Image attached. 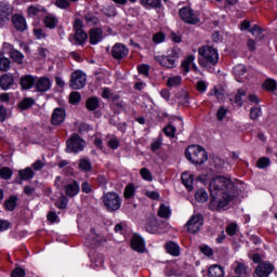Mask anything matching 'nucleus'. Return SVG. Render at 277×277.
<instances>
[{
    "mask_svg": "<svg viewBox=\"0 0 277 277\" xmlns=\"http://www.w3.org/2000/svg\"><path fill=\"white\" fill-rule=\"evenodd\" d=\"M209 192L211 196L210 209L220 211V209L228 207L233 198H235V184L230 179L217 175L210 180Z\"/></svg>",
    "mask_w": 277,
    "mask_h": 277,
    "instance_id": "obj_1",
    "label": "nucleus"
},
{
    "mask_svg": "<svg viewBox=\"0 0 277 277\" xmlns=\"http://www.w3.org/2000/svg\"><path fill=\"white\" fill-rule=\"evenodd\" d=\"M198 53L199 57V65L203 68H209V66H215L217 62H220V55L217 54V50L213 49L212 47H202L199 48Z\"/></svg>",
    "mask_w": 277,
    "mask_h": 277,
    "instance_id": "obj_2",
    "label": "nucleus"
},
{
    "mask_svg": "<svg viewBox=\"0 0 277 277\" xmlns=\"http://www.w3.org/2000/svg\"><path fill=\"white\" fill-rule=\"evenodd\" d=\"M186 159L190 161L192 163H195L197 166H202L207 159H209V156L207 155V150L205 147L200 145H190L185 150Z\"/></svg>",
    "mask_w": 277,
    "mask_h": 277,
    "instance_id": "obj_3",
    "label": "nucleus"
},
{
    "mask_svg": "<svg viewBox=\"0 0 277 277\" xmlns=\"http://www.w3.org/2000/svg\"><path fill=\"white\" fill-rule=\"evenodd\" d=\"M85 148V142L79 134H74L70 138L67 140V153H79Z\"/></svg>",
    "mask_w": 277,
    "mask_h": 277,
    "instance_id": "obj_4",
    "label": "nucleus"
},
{
    "mask_svg": "<svg viewBox=\"0 0 277 277\" xmlns=\"http://www.w3.org/2000/svg\"><path fill=\"white\" fill-rule=\"evenodd\" d=\"M103 202L107 209V211H118L120 209V196L116 193H107L103 197Z\"/></svg>",
    "mask_w": 277,
    "mask_h": 277,
    "instance_id": "obj_5",
    "label": "nucleus"
},
{
    "mask_svg": "<svg viewBox=\"0 0 277 277\" xmlns=\"http://www.w3.org/2000/svg\"><path fill=\"white\" fill-rule=\"evenodd\" d=\"M70 88L72 90H81L85 87V74L81 70H76L71 74Z\"/></svg>",
    "mask_w": 277,
    "mask_h": 277,
    "instance_id": "obj_6",
    "label": "nucleus"
},
{
    "mask_svg": "<svg viewBox=\"0 0 277 277\" xmlns=\"http://www.w3.org/2000/svg\"><path fill=\"white\" fill-rule=\"evenodd\" d=\"M202 224H205L202 215L197 214L192 216V219L186 224L188 233H190L192 235H196V233L200 230Z\"/></svg>",
    "mask_w": 277,
    "mask_h": 277,
    "instance_id": "obj_7",
    "label": "nucleus"
},
{
    "mask_svg": "<svg viewBox=\"0 0 277 277\" xmlns=\"http://www.w3.org/2000/svg\"><path fill=\"white\" fill-rule=\"evenodd\" d=\"M180 16L184 23H188L189 25H196L200 19L194 16V11L189 8H183L180 10Z\"/></svg>",
    "mask_w": 277,
    "mask_h": 277,
    "instance_id": "obj_8",
    "label": "nucleus"
},
{
    "mask_svg": "<svg viewBox=\"0 0 277 277\" xmlns=\"http://www.w3.org/2000/svg\"><path fill=\"white\" fill-rule=\"evenodd\" d=\"M130 246L135 252H146V245L144 243V238H142V236L137 234H134L132 236Z\"/></svg>",
    "mask_w": 277,
    "mask_h": 277,
    "instance_id": "obj_9",
    "label": "nucleus"
},
{
    "mask_svg": "<svg viewBox=\"0 0 277 277\" xmlns=\"http://www.w3.org/2000/svg\"><path fill=\"white\" fill-rule=\"evenodd\" d=\"M274 272V266L268 262H262L255 267L258 277H268Z\"/></svg>",
    "mask_w": 277,
    "mask_h": 277,
    "instance_id": "obj_10",
    "label": "nucleus"
},
{
    "mask_svg": "<svg viewBox=\"0 0 277 277\" xmlns=\"http://www.w3.org/2000/svg\"><path fill=\"white\" fill-rule=\"evenodd\" d=\"M64 120H66V110L64 108H55L51 118L52 124L60 127Z\"/></svg>",
    "mask_w": 277,
    "mask_h": 277,
    "instance_id": "obj_11",
    "label": "nucleus"
},
{
    "mask_svg": "<svg viewBox=\"0 0 277 277\" xmlns=\"http://www.w3.org/2000/svg\"><path fill=\"white\" fill-rule=\"evenodd\" d=\"M129 54V50L124 47L122 43H116L113 47L111 55L115 57V60H124L127 55Z\"/></svg>",
    "mask_w": 277,
    "mask_h": 277,
    "instance_id": "obj_12",
    "label": "nucleus"
},
{
    "mask_svg": "<svg viewBox=\"0 0 277 277\" xmlns=\"http://www.w3.org/2000/svg\"><path fill=\"white\" fill-rule=\"evenodd\" d=\"M4 49H8L10 57L13 60V62H15L16 64H23V53L14 50V48L9 43H4Z\"/></svg>",
    "mask_w": 277,
    "mask_h": 277,
    "instance_id": "obj_13",
    "label": "nucleus"
},
{
    "mask_svg": "<svg viewBox=\"0 0 277 277\" xmlns=\"http://www.w3.org/2000/svg\"><path fill=\"white\" fill-rule=\"evenodd\" d=\"M14 85V76L12 74H4L0 77V88L3 90H10V87Z\"/></svg>",
    "mask_w": 277,
    "mask_h": 277,
    "instance_id": "obj_14",
    "label": "nucleus"
},
{
    "mask_svg": "<svg viewBox=\"0 0 277 277\" xmlns=\"http://www.w3.org/2000/svg\"><path fill=\"white\" fill-rule=\"evenodd\" d=\"M36 89L38 92H49V90H51V80L47 77L40 78L36 82Z\"/></svg>",
    "mask_w": 277,
    "mask_h": 277,
    "instance_id": "obj_15",
    "label": "nucleus"
},
{
    "mask_svg": "<svg viewBox=\"0 0 277 277\" xmlns=\"http://www.w3.org/2000/svg\"><path fill=\"white\" fill-rule=\"evenodd\" d=\"M12 21L17 31H25V29H27V22L25 21V17H23V15H14L12 17Z\"/></svg>",
    "mask_w": 277,
    "mask_h": 277,
    "instance_id": "obj_16",
    "label": "nucleus"
},
{
    "mask_svg": "<svg viewBox=\"0 0 277 277\" xmlns=\"http://www.w3.org/2000/svg\"><path fill=\"white\" fill-rule=\"evenodd\" d=\"M103 40V30L101 28H93L90 31L91 44H98Z\"/></svg>",
    "mask_w": 277,
    "mask_h": 277,
    "instance_id": "obj_17",
    "label": "nucleus"
},
{
    "mask_svg": "<svg viewBox=\"0 0 277 277\" xmlns=\"http://www.w3.org/2000/svg\"><path fill=\"white\" fill-rule=\"evenodd\" d=\"M65 194L66 196H69V198L77 196V194H79V183H77V181H74L72 183L65 186Z\"/></svg>",
    "mask_w": 277,
    "mask_h": 277,
    "instance_id": "obj_18",
    "label": "nucleus"
},
{
    "mask_svg": "<svg viewBox=\"0 0 277 277\" xmlns=\"http://www.w3.org/2000/svg\"><path fill=\"white\" fill-rule=\"evenodd\" d=\"M88 240L89 243H91V246H103V241H105L101 236H98L96 234V232H94V229H91L89 236H88Z\"/></svg>",
    "mask_w": 277,
    "mask_h": 277,
    "instance_id": "obj_19",
    "label": "nucleus"
},
{
    "mask_svg": "<svg viewBox=\"0 0 277 277\" xmlns=\"http://www.w3.org/2000/svg\"><path fill=\"white\" fill-rule=\"evenodd\" d=\"M209 277H224V268L222 266L214 264L208 271Z\"/></svg>",
    "mask_w": 277,
    "mask_h": 277,
    "instance_id": "obj_20",
    "label": "nucleus"
},
{
    "mask_svg": "<svg viewBox=\"0 0 277 277\" xmlns=\"http://www.w3.org/2000/svg\"><path fill=\"white\" fill-rule=\"evenodd\" d=\"M167 252L172 256H179L181 254V248L174 241L167 242Z\"/></svg>",
    "mask_w": 277,
    "mask_h": 277,
    "instance_id": "obj_21",
    "label": "nucleus"
},
{
    "mask_svg": "<svg viewBox=\"0 0 277 277\" xmlns=\"http://www.w3.org/2000/svg\"><path fill=\"white\" fill-rule=\"evenodd\" d=\"M19 177L21 181L18 182V184L23 185V181H29V179H34V170H31V168L19 170Z\"/></svg>",
    "mask_w": 277,
    "mask_h": 277,
    "instance_id": "obj_22",
    "label": "nucleus"
},
{
    "mask_svg": "<svg viewBox=\"0 0 277 277\" xmlns=\"http://www.w3.org/2000/svg\"><path fill=\"white\" fill-rule=\"evenodd\" d=\"M35 79L31 76H24L21 78L19 84L23 88V90H29V88L34 87Z\"/></svg>",
    "mask_w": 277,
    "mask_h": 277,
    "instance_id": "obj_23",
    "label": "nucleus"
},
{
    "mask_svg": "<svg viewBox=\"0 0 277 277\" xmlns=\"http://www.w3.org/2000/svg\"><path fill=\"white\" fill-rule=\"evenodd\" d=\"M182 183L183 185H185L188 192H192V185H194V175L188 173H182Z\"/></svg>",
    "mask_w": 277,
    "mask_h": 277,
    "instance_id": "obj_24",
    "label": "nucleus"
},
{
    "mask_svg": "<svg viewBox=\"0 0 277 277\" xmlns=\"http://www.w3.org/2000/svg\"><path fill=\"white\" fill-rule=\"evenodd\" d=\"M78 167L82 172L92 171V162L88 158H81L78 162Z\"/></svg>",
    "mask_w": 277,
    "mask_h": 277,
    "instance_id": "obj_25",
    "label": "nucleus"
},
{
    "mask_svg": "<svg viewBox=\"0 0 277 277\" xmlns=\"http://www.w3.org/2000/svg\"><path fill=\"white\" fill-rule=\"evenodd\" d=\"M250 34H252V36H254L256 42H261V40H263V38H265V35H263V28H261L258 25H254L250 29Z\"/></svg>",
    "mask_w": 277,
    "mask_h": 277,
    "instance_id": "obj_26",
    "label": "nucleus"
},
{
    "mask_svg": "<svg viewBox=\"0 0 277 277\" xmlns=\"http://www.w3.org/2000/svg\"><path fill=\"white\" fill-rule=\"evenodd\" d=\"M12 9H10V5L5 3H0V16H2V18H5L6 21H10Z\"/></svg>",
    "mask_w": 277,
    "mask_h": 277,
    "instance_id": "obj_27",
    "label": "nucleus"
},
{
    "mask_svg": "<svg viewBox=\"0 0 277 277\" xmlns=\"http://www.w3.org/2000/svg\"><path fill=\"white\" fill-rule=\"evenodd\" d=\"M74 40L78 44H83V42L88 40V34H85V31L83 30H76V32L74 34Z\"/></svg>",
    "mask_w": 277,
    "mask_h": 277,
    "instance_id": "obj_28",
    "label": "nucleus"
},
{
    "mask_svg": "<svg viewBox=\"0 0 277 277\" xmlns=\"http://www.w3.org/2000/svg\"><path fill=\"white\" fill-rule=\"evenodd\" d=\"M195 199L197 202H207L209 200V194L203 188H200L196 192Z\"/></svg>",
    "mask_w": 277,
    "mask_h": 277,
    "instance_id": "obj_29",
    "label": "nucleus"
},
{
    "mask_svg": "<svg viewBox=\"0 0 277 277\" xmlns=\"http://www.w3.org/2000/svg\"><path fill=\"white\" fill-rule=\"evenodd\" d=\"M87 109H89V111H94L95 109H98L100 107V102L97 97H90L87 100Z\"/></svg>",
    "mask_w": 277,
    "mask_h": 277,
    "instance_id": "obj_30",
    "label": "nucleus"
},
{
    "mask_svg": "<svg viewBox=\"0 0 277 277\" xmlns=\"http://www.w3.org/2000/svg\"><path fill=\"white\" fill-rule=\"evenodd\" d=\"M16 202H18V197L16 196H11L5 202L4 207L6 211H14L16 209Z\"/></svg>",
    "mask_w": 277,
    "mask_h": 277,
    "instance_id": "obj_31",
    "label": "nucleus"
},
{
    "mask_svg": "<svg viewBox=\"0 0 277 277\" xmlns=\"http://www.w3.org/2000/svg\"><path fill=\"white\" fill-rule=\"evenodd\" d=\"M158 62L161 66H164V68H174V60L168 56L158 58Z\"/></svg>",
    "mask_w": 277,
    "mask_h": 277,
    "instance_id": "obj_32",
    "label": "nucleus"
},
{
    "mask_svg": "<svg viewBox=\"0 0 277 277\" xmlns=\"http://www.w3.org/2000/svg\"><path fill=\"white\" fill-rule=\"evenodd\" d=\"M263 87L265 88V90H267L268 92H275L276 88H277V83L276 80L268 78L265 80Z\"/></svg>",
    "mask_w": 277,
    "mask_h": 277,
    "instance_id": "obj_33",
    "label": "nucleus"
},
{
    "mask_svg": "<svg viewBox=\"0 0 277 277\" xmlns=\"http://www.w3.org/2000/svg\"><path fill=\"white\" fill-rule=\"evenodd\" d=\"M36 101L31 97H25L22 102H19L18 107L19 109H29L31 105H34Z\"/></svg>",
    "mask_w": 277,
    "mask_h": 277,
    "instance_id": "obj_34",
    "label": "nucleus"
},
{
    "mask_svg": "<svg viewBox=\"0 0 277 277\" xmlns=\"http://www.w3.org/2000/svg\"><path fill=\"white\" fill-rule=\"evenodd\" d=\"M10 58L0 57V70L2 72H8V70H10Z\"/></svg>",
    "mask_w": 277,
    "mask_h": 277,
    "instance_id": "obj_35",
    "label": "nucleus"
},
{
    "mask_svg": "<svg viewBox=\"0 0 277 277\" xmlns=\"http://www.w3.org/2000/svg\"><path fill=\"white\" fill-rule=\"evenodd\" d=\"M242 96H246V90L239 89L235 95V103L238 107L243 106V101H241Z\"/></svg>",
    "mask_w": 277,
    "mask_h": 277,
    "instance_id": "obj_36",
    "label": "nucleus"
},
{
    "mask_svg": "<svg viewBox=\"0 0 277 277\" xmlns=\"http://www.w3.org/2000/svg\"><path fill=\"white\" fill-rule=\"evenodd\" d=\"M261 116V107H251L249 118L251 120H259Z\"/></svg>",
    "mask_w": 277,
    "mask_h": 277,
    "instance_id": "obj_37",
    "label": "nucleus"
},
{
    "mask_svg": "<svg viewBox=\"0 0 277 277\" xmlns=\"http://www.w3.org/2000/svg\"><path fill=\"white\" fill-rule=\"evenodd\" d=\"M213 92L220 103H224V101H226V92L224 89H214Z\"/></svg>",
    "mask_w": 277,
    "mask_h": 277,
    "instance_id": "obj_38",
    "label": "nucleus"
},
{
    "mask_svg": "<svg viewBox=\"0 0 277 277\" xmlns=\"http://www.w3.org/2000/svg\"><path fill=\"white\" fill-rule=\"evenodd\" d=\"M159 217H170V208L166 205H160V208L158 210Z\"/></svg>",
    "mask_w": 277,
    "mask_h": 277,
    "instance_id": "obj_39",
    "label": "nucleus"
},
{
    "mask_svg": "<svg viewBox=\"0 0 277 277\" xmlns=\"http://www.w3.org/2000/svg\"><path fill=\"white\" fill-rule=\"evenodd\" d=\"M81 101V94L77 91H74L69 95V103L71 105H77Z\"/></svg>",
    "mask_w": 277,
    "mask_h": 277,
    "instance_id": "obj_40",
    "label": "nucleus"
},
{
    "mask_svg": "<svg viewBox=\"0 0 277 277\" xmlns=\"http://www.w3.org/2000/svg\"><path fill=\"white\" fill-rule=\"evenodd\" d=\"M133 196H135V186L133 184H129L124 190V198L129 200V198H133Z\"/></svg>",
    "mask_w": 277,
    "mask_h": 277,
    "instance_id": "obj_41",
    "label": "nucleus"
},
{
    "mask_svg": "<svg viewBox=\"0 0 277 277\" xmlns=\"http://www.w3.org/2000/svg\"><path fill=\"white\" fill-rule=\"evenodd\" d=\"M181 83V76H174L167 80L169 88H176Z\"/></svg>",
    "mask_w": 277,
    "mask_h": 277,
    "instance_id": "obj_42",
    "label": "nucleus"
},
{
    "mask_svg": "<svg viewBox=\"0 0 277 277\" xmlns=\"http://www.w3.org/2000/svg\"><path fill=\"white\" fill-rule=\"evenodd\" d=\"M142 5H150V8H161V0H141Z\"/></svg>",
    "mask_w": 277,
    "mask_h": 277,
    "instance_id": "obj_43",
    "label": "nucleus"
},
{
    "mask_svg": "<svg viewBox=\"0 0 277 277\" xmlns=\"http://www.w3.org/2000/svg\"><path fill=\"white\" fill-rule=\"evenodd\" d=\"M163 133L164 135H167V137H174V134L176 133V128L170 123L163 129Z\"/></svg>",
    "mask_w": 277,
    "mask_h": 277,
    "instance_id": "obj_44",
    "label": "nucleus"
},
{
    "mask_svg": "<svg viewBox=\"0 0 277 277\" xmlns=\"http://www.w3.org/2000/svg\"><path fill=\"white\" fill-rule=\"evenodd\" d=\"M0 176L1 179H4V181L12 179V170H10L8 167L2 168L0 170Z\"/></svg>",
    "mask_w": 277,
    "mask_h": 277,
    "instance_id": "obj_45",
    "label": "nucleus"
},
{
    "mask_svg": "<svg viewBox=\"0 0 277 277\" xmlns=\"http://www.w3.org/2000/svg\"><path fill=\"white\" fill-rule=\"evenodd\" d=\"M55 206L58 209H66V207H68V198H66V196H62L56 202Z\"/></svg>",
    "mask_w": 277,
    "mask_h": 277,
    "instance_id": "obj_46",
    "label": "nucleus"
},
{
    "mask_svg": "<svg viewBox=\"0 0 277 277\" xmlns=\"http://www.w3.org/2000/svg\"><path fill=\"white\" fill-rule=\"evenodd\" d=\"M145 229L147 233H151V234L157 233V223H155V221L147 222L145 225Z\"/></svg>",
    "mask_w": 277,
    "mask_h": 277,
    "instance_id": "obj_47",
    "label": "nucleus"
},
{
    "mask_svg": "<svg viewBox=\"0 0 277 277\" xmlns=\"http://www.w3.org/2000/svg\"><path fill=\"white\" fill-rule=\"evenodd\" d=\"M194 62V55H189L183 63L182 68L184 72H189V65Z\"/></svg>",
    "mask_w": 277,
    "mask_h": 277,
    "instance_id": "obj_48",
    "label": "nucleus"
},
{
    "mask_svg": "<svg viewBox=\"0 0 277 277\" xmlns=\"http://www.w3.org/2000/svg\"><path fill=\"white\" fill-rule=\"evenodd\" d=\"M45 27H49L50 29H54L57 25V19L55 17L48 16L44 21Z\"/></svg>",
    "mask_w": 277,
    "mask_h": 277,
    "instance_id": "obj_49",
    "label": "nucleus"
},
{
    "mask_svg": "<svg viewBox=\"0 0 277 277\" xmlns=\"http://www.w3.org/2000/svg\"><path fill=\"white\" fill-rule=\"evenodd\" d=\"M246 65H236L234 67V75H237L238 77H241V75H246Z\"/></svg>",
    "mask_w": 277,
    "mask_h": 277,
    "instance_id": "obj_50",
    "label": "nucleus"
},
{
    "mask_svg": "<svg viewBox=\"0 0 277 277\" xmlns=\"http://www.w3.org/2000/svg\"><path fill=\"white\" fill-rule=\"evenodd\" d=\"M163 40H166V35L161 31L153 36V42H155V44H159L163 42Z\"/></svg>",
    "mask_w": 277,
    "mask_h": 277,
    "instance_id": "obj_51",
    "label": "nucleus"
},
{
    "mask_svg": "<svg viewBox=\"0 0 277 277\" xmlns=\"http://www.w3.org/2000/svg\"><path fill=\"white\" fill-rule=\"evenodd\" d=\"M141 176L142 179H144L145 181H153V174L150 173V171L146 168L141 169Z\"/></svg>",
    "mask_w": 277,
    "mask_h": 277,
    "instance_id": "obj_52",
    "label": "nucleus"
},
{
    "mask_svg": "<svg viewBox=\"0 0 277 277\" xmlns=\"http://www.w3.org/2000/svg\"><path fill=\"white\" fill-rule=\"evenodd\" d=\"M235 272L236 274H239V276H243L245 274H247L248 268H246V265L243 263H237Z\"/></svg>",
    "mask_w": 277,
    "mask_h": 277,
    "instance_id": "obj_53",
    "label": "nucleus"
},
{
    "mask_svg": "<svg viewBox=\"0 0 277 277\" xmlns=\"http://www.w3.org/2000/svg\"><path fill=\"white\" fill-rule=\"evenodd\" d=\"M226 233L230 237H233L237 233V224L232 223L226 227Z\"/></svg>",
    "mask_w": 277,
    "mask_h": 277,
    "instance_id": "obj_54",
    "label": "nucleus"
},
{
    "mask_svg": "<svg viewBox=\"0 0 277 277\" xmlns=\"http://www.w3.org/2000/svg\"><path fill=\"white\" fill-rule=\"evenodd\" d=\"M12 277H25V269H23L22 267H17L15 269H13V272L11 273Z\"/></svg>",
    "mask_w": 277,
    "mask_h": 277,
    "instance_id": "obj_55",
    "label": "nucleus"
},
{
    "mask_svg": "<svg viewBox=\"0 0 277 277\" xmlns=\"http://www.w3.org/2000/svg\"><path fill=\"white\" fill-rule=\"evenodd\" d=\"M227 111H228V110H227L226 108L221 107V108L217 110V113H216V118H217V120H220V121L224 120V118L226 117Z\"/></svg>",
    "mask_w": 277,
    "mask_h": 277,
    "instance_id": "obj_56",
    "label": "nucleus"
},
{
    "mask_svg": "<svg viewBox=\"0 0 277 277\" xmlns=\"http://www.w3.org/2000/svg\"><path fill=\"white\" fill-rule=\"evenodd\" d=\"M200 252H202V254H206V256H212L213 255V249L210 248L209 246L200 247Z\"/></svg>",
    "mask_w": 277,
    "mask_h": 277,
    "instance_id": "obj_57",
    "label": "nucleus"
},
{
    "mask_svg": "<svg viewBox=\"0 0 277 277\" xmlns=\"http://www.w3.org/2000/svg\"><path fill=\"white\" fill-rule=\"evenodd\" d=\"M269 166V158H260L258 160V168H267Z\"/></svg>",
    "mask_w": 277,
    "mask_h": 277,
    "instance_id": "obj_58",
    "label": "nucleus"
},
{
    "mask_svg": "<svg viewBox=\"0 0 277 277\" xmlns=\"http://www.w3.org/2000/svg\"><path fill=\"white\" fill-rule=\"evenodd\" d=\"M84 18H85L87 23H89L90 25H98V17H96V16L85 15Z\"/></svg>",
    "mask_w": 277,
    "mask_h": 277,
    "instance_id": "obj_59",
    "label": "nucleus"
},
{
    "mask_svg": "<svg viewBox=\"0 0 277 277\" xmlns=\"http://www.w3.org/2000/svg\"><path fill=\"white\" fill-rule=\"evenodd\" d=\"M57 8H61L62 10H66L70 5V3L67 0H56L55 2Z\"/></svg>",
    "mask_w": 277,
    "mask_h": 277,
    "instance_id": "obj_60",
    "label": "nucleus"
},
{
    "mask_svg": "<svg viewBox=\"0 0 277 277\" xmlns=\"http://www.w3.org/2000/svg\"><path fill=\"white\" fill-rule=\"evenodd\" d=\"M148 70H149L148 65H145V64L138 65V72L141 75H145V77H148Z\"/></svg>",
    "mask_w": 277,
    "mask_h": 277,
    "instance_id": "obj_61",
    "label": "nucleus"
},
{
    "mask_svg": "<svg viewBox=\"0 0 277 277\" xmlns=\"http://www.w3.org/2000/svg\"><path fill=\"white\" fill-rule=\"evenodd\" d=\"M38 14H40V9H38L36 6H29L28 8V15L29 16H37Z\"/></svg>",
    "mask_w": 277,
    "mask_h": 277,
    "instance_id": "obj_62",
    "label": "nucleus"
},
{
    "mask_svg": "<svg viewBox=\"0 0 277 277\" xmlns=\"http://www.w3.org/2000/svg\"><path fill=\"white\" fill-rule=\"evenodd\" d=\"M197 90L198 92H207V83L205 81L197 82Z\"/></svg>",
    "mask_w": 277,
    "mask_h": 277,
    "instance_id": "obj_63",
    "label": "nucleus"
},
{
    "mask_svg": "<svg viewBox=\"0 0 277 277\" xmlns=\"http://www.w3.org/2000/svg\"><path fill=\"white\" fill-rule=\"evenodd\" d=\"M161 148V138H158L154 143H151V150L155 153V150H159Z\"/></svg>",
    "mask_w": 277,
    "mask_h": 277,
    "instance_id": "obj_64",
    "label": "nucleus"
}]
</instances>
